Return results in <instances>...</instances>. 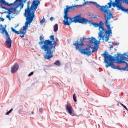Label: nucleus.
Wrapping results in <instances>:
<instances>
[{
	"instance_id": "nucleus-36",
	"label": "nucleus",
	"mask_w": 128,
	"mask_h": 128,
	"mask_svg": "<svg viewBox=\"0 0 128 128\" xmlns=\"http://www.w3.org/2000/svg\"><path fill=\"white\" fill-rule=\"evenodd\" d=\"M84 0V2H86V0Z\"/></svg>"
},
{
	"instance_id": "nucleus-16",
	"label": "nucleus",
	"mask_w": 128,
	"mask_h": 128,
	"mask_svg": "<svg viewBox=\"0 0 128 128\" xmlns=\"http://www.w3.org/2000/svg\"><path fill=\"white\" fill-rule=\"evenodd\" d=\"M58 25L56 24L54 26V32H58Z\"/></svg>"
},
{
	"instance_id": "nucleus-9",
	"label": "nucleus",
	"mask_w": 128,
	"mask_h": 128,
	"mask_svg": "<svg viewBox=\"0 0 128 128\" xmlns=\"http://www.w3.org/2000/svg\"><path fill=\"white\" fill-rule=\"evenodd\" d=\"M4 33L6 36V40L5 42V46H6L8 48H10L12 47V39H10V34H8V31L4 29L1 32V34H4Z\"/></svg>"
},
{
	"instance_id": "nucleus-20",
	"label": "nucleus",
	"mask_w": 128,
	"mask_h": 128,
	"mask_svg": "<svg viewBox=\"0 0 128 128\" xmlns=\"http://www.w3.org/2000/svg\"><path fill=\"white\" fill-rule=\"evenodd\" d=\"M122 70H128V64L126 63V66L125 68H122Z\"/></svg>"
},
{
	"instance_id": "nucleus-33",
	"label": "nucleus",
	"mask_w": 128,
	"mask_h": 128,
	"mask_svg": "<svg viewBox=\"0 0 128 128\" xmlns=\"http://www.w3.org/2000/svg\"><path fill=\"white\" fill-rule=\"evenodd\" d=\"M4 26H2V24H0V28H2V27H3Z\"/></svg>"
},
{
	"instance_id": "nucleus-23",
	"label": "nucleus",
	"mask_w": 128,
	"mask_h": 128,
	"mask_svg": "<svg viewBox=\"0 0 128 128\" xmlns=\"http://www.w3.org/2000/svg\"><path fill=\"white\" fill-rule=\"evenodd\" d=\"M19 6H20V10H22V8H24V3H20Z\"/></svg>"
},
{
	"instance_id": "nucleus-34",
	"label": "nucleus",
	"mask_w": 128,
	"mask_h": 128,
	"mask_svg": "<svg viewBox=\"0 0 128 128\" xmlns=\"http://www.w3.org/2000/svg\"><path fill=\"white\" fill-rule=\"evenodd\" d=\"M34 114V112H32V114Z\"/></svg>"
},
{
	"instance_id": "nucleus-27",
	"label": "nucleus",
	"mask_w": 128,
	"mask_h": 128,
	"mask_svg": "<svg viewBox=\"0 0 128 128\" xmlns=\"http://www.w3.org/2000/svg\"><path fill=\"white\" fill-rule=\"evenodd\" d=\"M32 74H34V72H30L28 74V76H32Z\"/></svg>"
},
{
	"instance_id": "nucleus-8",
	"label": "nucleus",
	"mask_w": 128,
	"mask_h": 128,
	"mask_svg": "<svg viewBox=\"0 0 128 128\" xmlns=\"http://www.w3.org/2000/svg\"><path fill=\"white\" fill-rule=\"evenodd\" d=\"M18 8V6H17L14 8H8L6 7L2 6L0 5V8L3 10H6L8 11V14L6 15V18H8L9 20H12V18H14V16H10V14H16V8Z\"/></svg>"
},
{
	"instance_id": "nucleus-10",
	"label": "nucleus",
	"mask_w": 128,
	"mask_h": 128,
	"mask_svg": "<svg viewBox=\"0 0 128 128\" xmlns=\"http://www.w3.org/2000/svg\"><path fill=\"white\" fill-rule=\"evenodd\" d=\"M122 0H115V2L113 3V6L117 8L118 10H126V8L122 5Z\"/></svg>"
},
{
	"instance_id": "nucleus-31",
	"label": "nucleus",
	"mask_w": 128,
	"mask_h": 128,
	"mask_svg": "<svg viewBox=\"0 0 128 128\" xmlns=\"http://www.w3.org/2000/svg\"><path fill=\"white\" fill-rule=\"evenodd\" d=\"M126 4H128V0H124ZM122 2H124V0H122Z\"/></svg>"
},
{
	"instance_id": "nucleus-18",
	"label": "nucleus",
	"mask_w": 128,
	"mask_h": 128,
	"mask_svg": "<svg viewBox=\"0 0 128 128\" xmlns=\"http://www.w3.org/2000/svg\"><path fill=\"white\" fill-rule=\"evenodd\" d=\"M54 64H56V66H60V60H56V62L54 63Z\"/></svg>"
},
{
	"instance_id": "nucleus-21",
	"label": "nucleus",
	"mask_w": 128,
	"mask_h": 128,
	"mask_svg": "<svg viewBox=\"0 0 128 128\" xmlns=\"http://www.w3.org/2000/svg\"><path fill=\"white\" fill-rule=\"evenodd\" d=\"M73 100L74 102H76V94H73Z\"/></svg>"
},
{
	"instance_id": "nucleus-13",
	"label": "nucleus",
	"mask_w": 128,
	"mask_h": 128,
	"mask_svg": "<svg viewBox=\"0 0 128 128\" xmlns=\"http://www.w3.org/2000/svg\"><path fill=\"white\" fill-rule=\"evenodd\" d=\"M44 36H40V42H38V44H44Z\"/></svg>"
},
{
	"instance_id": "nucleus-17",
	"label": "nucleus",
	"mask_w": 128,
	"mask_h": 128,
	"mask_svg": "<svg viewBox=\"0 0 128 128\" xmlns=\"http://www.w3.org/2000/svg\"><path fill=\"white\" fill-rule=\"evenodd\" d=\"M44 22H46V19L44 18V16H43V18L40 21V24L42 26Z\"/></svg>"
},
{
	"instance_id": "nucleus-22",
	"label": "nucleus",
	"mask_w": 128,
	"mask_h": 128,
	"mask_svg": "<svg viewBox=\"0 0 128 128\" xmlns=\"http://www.w3.org/2000/svg\"><path fill=\"white\" fill-rule=\"evenodd\" d=\"M12 112V108H11L9 111H8V112H6V115L10 114V112Z\"/></svg>"
},
{
	"instance_id": "nucleus-25",
	"label": "nucleus",
	"mask_w": 128,
	"mask_h": 128,
	"mask_svg": "<svg viewBox=\"0 0 128 128\" xmlns=\"http://www.w3.org/2000/svg\"><path fill=\"white\" fill-rule=\"evenodd\" d=\"M6 25L5 27L4 28H0V30H2V32L4 30H6Z\"/></svg>"
},
{
	"instance_id": "nucleus-32",
	"label": "nucleus",
	"mask_w": 128,
	"mask_h": 128,
	"mask_svg": "<svg viewBox=\"0 0 128 128\" xmlns=\"http://www.w3.org/2000/svg\"><path fill=\"white\" fill-rule=\"evenodd\" d=\"M109 46L110 48H110H114V46L112 45H111V44H110Z\"/></svg>"
},
{
	"instance_id": "nucleus-11",
	"label": "nucleus",
	"mask_w": 128,
	"mask_h": 128,
	"mask_svg": "<svg viewBox=\"0 0 128 128\" xmlns=\"http://www.w3.org/2000/svg\"><path fill=\"white\" fill-rule=\"evenodd\" d=\"M66 108L70 116H76L74 112V108H72V105L70 103L66 105Z\"/></svg>"
},
{
	"instance_id": "nucleus-14",
	"label": "nucleus",
	"mask_w": 128,
	"mask_h": 128,
	"mask_svg": "<svg viewBox=\"0 0 128 128\" xmlns=\"http://www.w3.org/2000/svg\"><path fill=\"white\" fill-rule=\"evenodd\" d=\"M88 2L89 4H94V6H96V8H99V10H100V7L102 6H100L98 4V3L96 2L90 1V2Z\"/></svg>"
},
{
	"instance_id": "nucleus-7",
	"label": "nucleus",
	"mask_w": 128,
	"mask_h": 128,
	"mask_svg": "<svg viewBox=\"0 0 128 128\" xmlns=\"http://www.w3.org/2000/svg\"><path fill=\"white\" fill-rule=\"evenodd\" d=\"M40 2L38 0H33L30 8V6H28L27 8L25 9L24 15L27 16H29V18H30L34 20L36 16L34 12L36 10L38 6H40Z\"/></svg>"
},
{
	"instance_id": "nucleus-30",
	"label": "nucleus",
	"mask_w": 128,
	"mask_h": 128,
	"mask_svg": "<svg viewBox=\"0 0 128 128\" xmlns=\"http://www.w3.org/2000/svg\"><path fill=\"white\" fill-rule=\"evenodd\" d=\"M39 112H42V108H40L39 109Z\"/></svg>"
},
{
	"instance_id": "nucleus-1",
	"label": "nucleus",
	"mask_w": 128,
	"mask_h": 128,
	"mask_svg": "<svg viewBox=\"0 0 128 128\" xmlns=\"http://www.w3.org/2000/svg\"><path fill=\"white\" fill-rule=\"evenodd\" d=\"M112 0H110V2L108 3V5H106L105 6H102L100 8V10L104 12V18L106 20L104 24L102 21H100L99 23H96L94 22H91V24L93 25L94 28H98V38L99 39V41L102 40L104 42H108V40H110V34H112V28H110V22L111 18H114V15L110 12V10H108V8H112V6L113 8H116V6H114V4L116 2H112ZM107 28L108 30L106 29L104 26V25Z\"/></svg>"
},
{
	"instance_id": "nucleus-24",
	"label": "nucleus",
	"mask_w": 128,
	"mask_h": 128,
	"mask_svg": "<svg viewBox=\"0 0 128 128\" xmlns=\"http://www.w3.org/2000/svg\"><path fill=\"white\" fill-rule=\"evenodd\" d=\"M120 104L121 106H123V108H125L126 110H128V108H126V106H124V104H122V103H120Z\"/></svg>"
},
{
	"instance_id": "nucleus-6",
	"label": "nucleus",
	"mask_w": 128,
	"mask_h": 128,
	"mask_svg": "<svg viewBox=\"0 0 128 128\" xmlns=\"http://www.w3.org/2000/svg\"><path fill=\"white\" fill-rule=\"evenodd\" d=\"M24 16L26 18L25 26H23L22 28L20 29V31L16 30L12 27L11 28L12 32H14V34H22L20 35V38H24V34H26V30L28 28V26H30V24H32L34 20V19L27 16V15H24Z\"/></svg>"
},
{
	"instance_id": "nucleus-28",
	"label": "nucleus",
	"mask_w": 128,
	"mask_h": 128,
	"mask_svg": "<svg viewBox=\"0 0 128 128\" xmlns=\"http://www.w3.org/2000/svg\"><path fill=\"white\" fill-rule=\"evenodd\" d=\"M0 22H4V19L0 17Z\"/></svg>"
},
{
	"instance_id": "nucleus-19",
	"label": "nucleus",
	"mask_w": 128,
	"mask_h": 128,
	"mask_svg": "<svg viewBox=\"0 0 128 128\" xmlns=\"http://www.w3.org/2000/svg\"><path fill=\"white\" fill-rule=\"evenodd\" d=\"M0 2H1V4H8V3L4 0H0Z\"/></svg>"
},
{
	"instance_id": "nucleus-5",
	"label": "nucleus",
	"mask_w": 128,
	"mask_h": 128,
	"mask_svg": "<svg viewBox=\"0 0 128 128\" xmlns=\"http://www.w3.org/2000/svg\"><path fill=\"white\" fill-rule=\"evenodd\" d=\"M50 40H44V44L40 46L41 50H42L45 52L44 58L45 60H50L54 57V52H56V46L52 44L54 42V35L50 36Z\"/></svg>"
},
{
	"instance_id": "nucleus-3",
	"label": "nucleus",
	"mask_w": 128,
	"mask_h": 128,
	"mask_svg": "<svg viewBox=\"0 0 128 128\" xmlns=\"http://www.w3.org/2000/svg\"><path fill=\"white\" fill-rule=\"evenodd\" d=\"M85 4H86V2H84L83 4L74 5V6H66V8L64 9V24L65 26H70V24H72V22H75V24H76V22H79L80 24H87L88 22V20L80 16V14L76 15L74 18H70L68 16V12L72 10H74V8H76V6H84Z\"/></svg>"
},
{
	"instance_id": "nucleus-12",
	"label": "nucleus",
	"mask_w": 128,
	"mask_h": 128,
	"mask_svg": "<svg viewBox=\"0 0 128 128\" xmlns=\"http://www.w3.org/2000/svg\"><path fill=\"white\" fill-rule=\"evenodd\" d=\"M20 68V66L18 63H15L11 67V72L12 74H14V72H18V70Z\"/></svg>"
},
{
	"instance_id": "nucleus-29",
	"label": "nucleus",
	"mask_w": 128,
	"mask_h": 128,
	"mask_svg": "<svg viewBox=\"0 0 128 128\" xmlns=\"http://www.w3.org/2000/svg\"><path fill=\"white\" fill-rule=\"evenodd\" d=\"M54 20V17H51L50 18V20L51 22H52V20Z\"/></svg>"
},
{
	"instance_id": "nucleus-4",
	"label": "nucleus",
	"mask_w": 128,
	"mask_h": 128,
	"mask_svg": "<svg viewBox=\"0 0 128 128\" xmlns=\"http://www.w3.org/2000/svg\"><path fill=\"white\" fill-rule=\"evenodd\" d=\"M86 38L88 40H90V44H94V46L92 47V51H90V46L88 48L84 49L82 48L83 46H84V42L82 40V38H80L79 40H77L76 43L73 44V46H76V50H80V52L82 54H86L87 56H91L92 52L98 51V47L97 46L98 44H100V42L94 37H92V38H86L85 37H83L84 40H86Z\"/></svg>"
},
{
	"instance_id": "nucleus-26",
	"label": "nucleus",
	"mask_w": 128,
	"mask_h": 128,
	"mask_svg": "<svg viewBox=\"0 0 128 128\" xmlns=\"http://www.w3.org/2000/svg\"><path fill=\"white\" fill-rule=\"evenodd\" d=\"M58 38H56V40L54 42V44H58Z\"/></svg>"
},
{
	"instance_id": "nucleus-2",
	"label": "nucleus",
	"mask_w": 128,
	"mask_h": 128,
	"mask_svg": "<svg viewBox=\"0 0 128 128\" xmlns=\"http://www.w3.org/2000/svg\"><path fill=\"white\" fill-rule=\"evenodd\" d=\"M102 56H104V62L107 64L106 65V68H108V66H110L112 68L122 70V69L120 68L119 66L116 67V66L114 64V62H116V64L124 63L126 64L127 63L126 62H128V56L126 54V53L124 54V55L118 54L116 56L113 57L109 54L108 52L105 51L104 54H102Z\"/></svg>"
},
{
	"instance_id": "nucleus-15",
	"label": "nucleus",
	"mask_w": 128,
	"mask_h": 128,
	"mask_svg": "<svg viewBox=\"0 0 128 128\" xmlns=\"http://www.w3.org/2000/svg\"><path fill=\"white\" fill-rule=\"evenodd\" d=\"M22 0H16L14 3L10 4L8 3V4H4V6H14V4H16V2H22Z\"/></svg>"
},
{
	"instance_id": "nucleus-35",
	"label": "nucleus",
	"mask_w": 128,
	"mask_h": 128,
	"mask_svg": "<svg viewBox=\"0 0 128 128\" xmlns=\"http://www.w3.org/2000/svg\"><path fill=\"white\" fill-rule=\"evenodd\" d=\"M79 0H76V2H78Z\"/></svg>"
}]
</instances>
